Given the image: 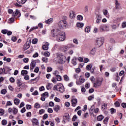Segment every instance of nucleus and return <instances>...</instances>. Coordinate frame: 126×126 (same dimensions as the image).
<instances>
[{
	"label": "nucleus",
	"instance_id": "50",
	"mask_svg": "<svg viewBox=\"0 0 126 126\" xmlns=\"http://www.w3.org/2000/svg\"><path fill=\"white\" fill-rule=\"evenodd\" d=\"M14 22V18H11L9 19V23H13Z\"/></svg>",
	"mask_w": 126,
	"mask_h": 126
},
{
	"label": "nucleus",
	"instance_id": "10",
	"mask_svg": "<svg viewBox=\"0 0 126 126\" xmlns=\"http://www.w3.org/2000/svg\"><path fill=\"white\" fill-rule=\"evenodd\" d=\"M99 30L103 32V31H109V27L106 25H101L99 27Z\"/></svg>",
	"mask_w": 126,
	"mask_h": 126
},
{
	"label": "nucleus",
	"instance_id": "41",
	"mask_svg": "<svg viewBox=\"0 0 126 126\" xmlns=\"http://www.w3.org/2000/svg\"><path fill=\"white\" fill-rule=\"evenodd\" d=\"M37 43H38V39L37 38H34L32 41V43L33 44H37Z\"/></svg>",
	"mask_w": 126,
	"mask_h": 126
},
{
	"label": "nucleus",
	"instance_id": "35",
	"mask_svg": "<svg viewBox=\"0 0 126 126\" xmlns=\"http://www.w3.org/2000/svg\"><path fill=\"white\" fill-rule=\"evenodd\" d=\"M56 80H57V81H61V80H62V77H61V76L60 75H57L56 76Z\"/></svg>",
	"mask_w": 126,
	"mask_h": 126
},
{
	"label": "nucleus",
	"instance_id": "7",
	"mask_svg": "<svg viewBox=\"0 0 126 126\" xmlns=\"http://www.w3.org/2000/svg\"><path fill=\"white\" fill-rule=\"evenodd\" d=\"M31 41H32V39L31 38L29 37L27 39V42L23 46V49L24 50H28V49L30 48V44H31Z\"/></svg>",
	"mask_w": 126,
	"mask_h": 126
},
{
	"label": "nucleus",
	"instance_id": "29",
	"mask_svg": "<svg viewBox=\"0 0 126 126\" xmlns=\"http://www.w3.org/2000/svg\"><path fill=\"white\" fill-rule=\"evenodd\" d=\"M0 74H6V73L5 72V68L0 69Z\"/></svg>",
	"mask_w": 126,
	"mask_h": 126
},
{
	"label": "nucleus",
	"instance_id": "34",
	"mask_svg": "<svg viewBox=\"0 0 126 126\" xmlns=\"http://www.w3.org/2000/svg\"><path fill=\"white\" fill-rule=\"evenodd\" d=\"M85 32L86 33H89L90 32V27L87 26L85 29Z\"/></svg>",
	"mask_w": 126,
	"mask_h": 126
},
{
	"label": "nucleus",
	"instance_id": "28",
	"mask_svg": "<svg viewBox=\"0 0 126 126\" xmlns=\"http://www.w3.org/2000/svg\"><path fill=\"white\" fill-rule=\"evenodd\" d=\"M79 79L80 83H83L84 81H85V79L83 78V76H80Z\"/></svg>",
	"mask_w": 126,
	"mask_h": 126
},
{
	"label": "nucleus",
	"instance_id": "8",
	"mask_svg": "<svg viewBox=\"0 0 126 126\" xmlns=\"http://www.w3.org/2000/svg\"><path fill=\"white\" fill-rule=\"evenodd\" d=\"M27 0H16L17 3L14 4L15 6L16 7H21L22 6L20 4H24Z\"/></svg>",
	"mask_w": 126,
	"mask_h": 126
},
{
	"label": "nucleus",
	"instance_id": "14",
	"mask_svg": "<svg viewBox=\"0 0 126 126\" xmlns=\"http://www.w3.org/2000/svg\"><path fill=\"white\" fill-rule=\"evenodd\" d=\"M72 106V107H76L77 105V99L72 98L71 100Z\"/></svg>",
	"mask_w": 126,
	"mask_h": 126
},
{
	"label": "nucleus",
	"instance_id": "57",
	"mask_svg": "<svg viewBox=\"0 0 126 126\" xmlns=\"http://www.w3.org/2000/svg\"><path fill=\"white\" fill-rule=\"evenodd\" d=\"M91 67H92V66L91 65H87L86 66L87 70H90V69H91Z\"/></svg>",
	"mask_w": 126,
	"mask_h": 126
},
{
	"label": "nucleus",
	"instance_id": "3",
	"mask_svg": "<svg viewBox=\"0 0 126 126\" xmlns=\"http://www.w3.org/2000/svg\"><path fill=\"white\" fill-rule=\"evenodd\" d=\"M16 83L18 87H16L15 88L16 92H20L22 89L25 88V84L22 82V81H21L20 79H17Z\"/></svg>",
	"mask_w": 126,
	"mask_h": 126
},
{
	"label": "nucleus",
	"instance_id": "17",
	"mask_svg": "<svg viewBox=\"0 0 126 126\" xmlns=\"http://www.w3.org/2000/svg\"><path fill=\"white\" fill-rule=\"evenodd\" d=\"M35 67H36V62L32 61L30 64V69L33 70Z\"/></svg>",
	"mask_w": 126,
	"mask_h": 126
},
{
	"label": "nucleus",
	"instance_id": "55",
	"mask_svg": "<svg viewBox=\"0 0 126 126\" xmlns=\"http://www.w3.org/2000/svg\"><path fill=\"white\" fill-rule=\"evenodd\" d=\"M42 60L44 63H48V58H47L46 57L42 58Z\"/></svg>",
	"mask_w": 126,
	"mask_h": 126
},
{
	"label": "nucleus",
	"instance_id": "26",
	"mask_svg": "<svg viewBox=\"0 0 126 126\" xmlns=\"http://www.w3.org/2000/svg\"><path fill=\"white\" fill-rule=\"evenodd\" d=\"M76 60H77V58H74L72 60V63L73 64V65H76V64H77V63H76Z\"/></svg>",
	"mask_w": 126,
	"mask_h": 126
},
{
	"label": "nucleus",
	"instance_id": "49",
	"mask_svg": "<svg viewBox=\"0 0 126 126\" xmlns=\"http://www.w3.org/2000/svg\"><path fill=\"white\" fill-rule=\"evenodd\" d=\"M50 53L48 51H46L44 52V56L45 57H50Z\"/></svg>",
	"mask_w": 126,
	"mask_h": 126
},
{
	"label": "nucleus",
	"instance_id": "32",
	"mask_svg": "<svg viewBox=\"0 0 126 126\" xmlns=\"http://www.w3.org/2000/svg\"><path fill=\"white\" fill-rule=\"evenodd\" d=\"M103 14L104 15H105V16H106L107 18H109L110 17V16L108 14V10H104V11L103 12Z\"/></svg>",
	"mask_w": 126,
	"mask_h": 126
},
{
	"label": "nucleus",
	"instance_id": "4",
	"mask_svg": "<svg viewBox=\"0 0 126 126\" xmlns=\"http://www.w3.org/2000/svg\"><path fill=\"white\" fill-rule=\"evenodd\" d=\"M104 79L103 78H96L94 82V86L97 88L102 85Z\"/></svg>",
	"mask_w": 126,
	"mask_h": 126
},
{
	"label": "nucleus",
	"instance_id": "38",
	"mask_svg": "<svg viewBox=\"0 0 126 126\" xmlns=\"http://www.w3.org/2000/svg\"><path fill=\"white\" fill-rule=\"evenodd\" d=\"M1 124L3 126H6L7 124V121L5 119H3L1 122Z\"/></svg>",
	"mask_w": 126,
	"mask_h": 126
},
{
	"label": "nucleus",
	"instance_id": "47",
	"mask_svg": "<svg viewBox=\"0 0 126 126\" xmlns=\"http://www.w3.org/2000/svg\"><path fill=\"white\" fill-rule=\"evenodd\" d=\"M35 29H38V27H33L30 29L29 32H32L33 30H35Z\"/></svg>",
	"mask_w": 126,
	"mask_h": 126
},
{
	"label": "nucleus",
	"instance_id": "16",
	"mask_svg": "<svg viewBox=\"0 0 126 126\" xmlns=\"http://www.w3.org/2000/svg\"><path fill=\"white\" fill-rule=\"evenodd\" d=\"M49 46H50V43H49L48 42H46L45 44L42 46L43 50H44V51H47V50H48L49 49Z\"/></svg>",
	"mask_w": 126,
	"mask_h": 126
},
{
	"label": "nucleus",
	"instance_id": "9",
	"mask_svg": "<svg viewBox=\"0 0 126 126\" xmlns=\"http://www.w3.org/2000/svg\"><path fill=\"white\" fill-rule=\"evenodd\" d=\"M96 45L98 47H101L104 44V38H98L96 41Z\"/></svg>",
	"mask_w": 126,
	"mask_h": 126
},
{
	"label": "nucleus",
	"instance_id": "60",
	"mask_svg": "<svg viewBox=\"0 0 126 126\" xmlns=\"http://www.w3.org/2000/svg\"><path fill=\"white\" fill-rule=\"evenodd\" d=\"M17 98H19V99H21L22 98V94L19 93L17 95Z\"/></svg>",
	"mask_w": 126,
	"mask_h": 126
},
{
	"label": "nucleus",
	"instance_id": "43",
	"mask_svg": "<svg viewBox=\"0 0 126 126\" xmlns=\"http://www.w3.org/2000/svg\"><path fill=\"white\" fill-rule=\"evenodd\" d=\"M8 30H2L1 31V33H2V34H4V35L7 34V32H8Z\"/></svg>",
	"mask_w": 126,
	"mask_h": 126
},
{
	"label": "nucleus",
	"instance_id": "24",
	"mask_svg": "<svg viewBox=\"0 0 126 126\" xmlns=\"http://www.w3.org/2000/svg\"><path fill=\"white\" fill-rule=\"evenodd\" d=\"M115 8L116 9H119V8H120V3H119V2L118 1V0H116L115 1Z\"/></svg>",
	"mask_w": 126,
	"mask_h": 126
},
{
	"label": "nucleus",
	"instance_id": "22",
	"mask_svg": "<svg viewBox=\"0 0 126 126\" xmlns=\"http://www.w3.org/2000/svg\"><path fill=\"white\" fill-rule=\"evenodd\" d=\"M19 103H20V100L18 99V98H15L14 100V103L16 106H18V105H19Z\"/></svg>",
	"mask_w": 126,
	"mask_h": 126
},
{
	"label": "nucleus",
	"instance_id": "11",
	"mask_svg": "<svg viewBox=\"0 0 126 126\" xmlns=\"http://www.w3.org/2000/svg\"><path fill=\"white\" fill-rule=\"evenodd\" d=\"M21 14L19 10L16 9L15 11L13 12L12 13V16L15 17V16H18V17H20Z\"/></svg>",
	"mask_w": 126,
	"mask_h": 126
},
{
	"label": "nucleus",
	"instance_id": "5",
	"mask_svg": "<svg viewBox=\"0 0 126 126\" xmlns=\"http://www.w3.org/2000/svg\"><path fill=\"white\" fill-rule=\"evenodd\" d=\"M54 90L59 91V92L63 93L64 92V87L63 84H58L57 85L54 87Z\"/></svg>",
	"mask_w": 126,
	"mask_h": 126
},
{
	"label": "nucleus",
	"instance_id": "37",
	"mask_svg": "<svg viewBox=\"0 0 126 126\" xmlns=\"http://www.w3.org/2000/svg\"><path fill=\"white\" fill-rule=\"evenodd\" d=\"M103 119H104V116L103 115H99L97 118V120L98 121H102Z\"/></svg>",
	"mask_w": 126,
	"mask_h": 126
},
{
	"label": "nucleus",
	"instance_id": "18",
	"mask_svg": "<svg viewBox=\"0 0 126 126\" xmlns=\"http://www.w3.org/2000/svg\"><path fill=\"white\" fill-rule=\"evenodd\" d=\"M96 48H93L90 51V56H94L95 54H96Z\"/></svg>",
	"mask_w": 126,
	"mask_h": 126
},
{
	"label": "nucleus",
	"instance_id": "63",
	"mask_svg": "<svg viewBox=\"0 0 126 126\" xmlns=\"http://www.w3.org/2000/svg\"><path fill=\"white\" fill-rule=\"evenodd\" d=\"M121 106L122 107V108H123V109H126V103H122L121 104Z\"/></svg>",
	"mask_w": 126,
	"mask_h": 126
},
{
	"label": "nucleus",
	"instance_id": "23",
	"mask_svg": "<svg viewBox=\"0 0 126 126\" xmlns=\"http://www.w3.org/2000/svg\"><path fill=\"white\" fill-rule=\"evenodd\" d=\"M63 119L65 121H68V120H69V115L67 114H64L63 116Z\"/></svg>",
	"mask_w": 126,
	"mask_h": 126
},
{
	"label": "nucleus",
	"instance_id": "1",
	"mask_svg": "<svg viewBox=\"0 0 126 126\" xmlns=\"http://www.w3.org/2000/svg\"><path fill=\"white\" fill-rule=\"evenodd\" d=\"M51 35L56 38L58 42H63L65 40V32L61 31L60 30H52Z\"/></svg>",
	"mask_w": 126,
	"mask_h": 126
},
{
	"label": "nucleus",
	"instance_id": "42",
	"mask_svg": "<svg viewBox=\"0 0 126 126\" xmlns=\"http://www.w3.org/2000/svg\"><path fill=\"white\" fill-rule=\"evenodd\" d=\"M84 25V24L83 23H77V26L78 27H80V28L83 27Z\"/></svg>",
	"mask_w": 126,
	"mask_h": 126
},
{
	"label": "nucleus",
	"instance_id": "33",
	"mask_svg": "<svg viewBox=\"0 0 126 126\" xmlns=\"http://www.w3.org/2000/svg\"><path fill=\"white\" fill-rule=\"evenodd\" d=\"M64 77V80H65V81H69V77H68V76H67V75H64L63 76Z\"/></svg>",
	"mask_w": 126,
	"mask_h": 126
},
{
	"label": "nucleus",
	"instance_id": "31",
	"mask_svg": "<svg viewBox=\"0 0 126 126\" xmlns=\"http://www.w3.org/2000/svg\"><path fill=\"white\" fill-rule=\"evenodd\" d=\"M41 96H43L44 97L48 98V97H49V93H48L47 92H45L43 94H41Z\"/></svg>",
	"mask_w": 126,
	"mask_h": 126
},
{
	"label": "nucleus",
	"instance_id": "53",
	"mask_svg": "<svg viewBox=\"0 0 126 126\" xmlns=\"http://www.w3.org/2000/svg\"><path fill=\"white\" fill-rule=\"evenodd\" d=\"M38 94H39V92H38V91L37 90L35 91L33 93H32V95H33V96H37Z\"/></svg>",
	"mask_w": 126,
	"mask_h": 126
},
{
	"label": "nucleus",
	"instance_id": "13",
	"mask_svg": "<svg viewBox=\"0 0 126 126\" xmlns=\"http://www.w3.org/2000/svg\"><path fill=\"white\" fill-rule=\"evenodd\" d=\"M32 121L33 126H39V120L36 118H33Z\"/></svg>",
	"mask_w": 126,
	"mask_h": 126
},
{
	"label": "nucleus",
	"instance_id": "51",
	"mask_svg": "<svg viewBox=\"0 0 126 126\" xmlns=\"http://www.w3.org/2000/svg\"><path fill=\"white\" fill-rule=\"evenodd\" d=\"M78 20L81 21L83 19V17L82 16L79 15L77 16Z\"/></svg>",
	"mask_w": 126,
	"mask_h": 126
},
{
	"label": "nucleus",
	"instance_id": "54",
	"mask_svg": "<svg viewBox=\"0 0 126 126\" xmlns=\"http://www.w3.org/2000/svg\"><path fill=\"white\" fill-rule=\"evenodd\" d=\"M52 82H53L54 83H57V79H56V77H53L52 79H51Z\"/></svg>",
	"mask_w": 126,
	"mask_h": 126
},
{
	"label": "nucleus",
	"instance_id": "61",
	"mask_svg": "<svg viewBox=\"0 0 126 126\" xmlns=\"http://www.w3.org/2000/svg\"><path fill=\"white\" fill-rule=\"evenodd\" d=\"M26 116H27V117L30 118V117H31V116H32V114L31 113V112H27Z\"/></svg>",
	"mask_w": 126,
	"mask_h": 126
},
{
	"label": "nucleus",
	"instance_id": "20",
	"mask_svg": "<svg viewBox=\"0 0 126 126\" xmlns=\"http://www.w3.org/2000/svg\"><path fill=\"white\" fill-rule=\"evenodd\" d=\"M121 103H122V100L119 99L118 101H116L114 103L115 107H120L121 105Z\"/></svg>",
	"mask_w": 126,
	"mask_h": 126
},
{
	"label": "nucleus",
	"instance_id": "44",
	"mask_svg": "<svg viewBox=\"0 0 126 126\" xmlns=\"http://www.w3.org/2000/svg\"><path fill=\"white\" fill-rule=\"evenodd\" d=\"M26 108L27 109V110H30V109L32 108V106H31L29 104H27L26 105Z\"/></svg>",
	"mask_w": 126,
	"mask_h": 126
},
{
	"label": "nucleus",
	"instance_id": "59",
	"mask_svg": "<svg viewBox=\"0 0 126 126\" xmlns=\"http://www.w3.org/2000/svg\"><path fill=\"white\" fill-rule=\"evenodd\" d=\"M8 89L9 90H10V91H13V90H14V88H13V87H12L11 85H9Z\"/></svg>",
	"mask_w": 126,
	"mask_h": 126
},
{
	"label": "nucleus",
	"instance_id": "36",
	"mask_svg": "<svg viewBox=\"0 0 126 126\" xmlns=\"http://www.w3.org/2000/svg\"><path fill=\"white\" fill-rule=\"evenodd\" d=\"M68 50H69V48H68V46H64V47H62V50L63 51H64L65 53L67 51H68Z\"/></svg>",
	"mask_w": 126,
	"mask_h": 126
},
{
	"label": "nucleus",
	"instance_id": "2",
	"mask_svg": "<svg viewBox=\"0 0 126 126\" xmlns=\"http://www.w3.org/2000/svg\"><path fill=\"white\" fill-rule=\"evenodd\" d=\"M56 59V61L59 64H63L66 61V57L62 53H57Z\"/></svg>",
	"mask_w": 126,
	"mask_h": 126
},
{
	"label": "nucleus",
	"instance_id": "52",
	"mask_svg": "<svg viewBox=\"0 0 126 126\" xmlns=\"http://www.w3.org/2000/svg\"><path fill=\"white\" fill-rule=\"evenodd\" d=\"M76 120H77V116L76 115H74L72 119V121L73 122H75V121H76Z\"/></svg>",
	"mask_w": 126,
	"mask_h": 126
},
{
	"label": "nucleus",
	"instance_id": "21",
	"mask_svg": "<svg viewBox=\"0 0 126 126\" xmlns=\"http://www.w3.org/2000/svg\"><path fill=\"white\" fill-rule=\"evenodd\" d=\"M69 16L70 18H74L75 17V14L73 11H70Z\"/></svg>",
	"mask_w": 126,
	"mask_h": 126
},
{
	"label": "nucleus",
	"instance_id": "39",
	"mask_svg": "<svg viewBox=\"0 0 126 126\" xmlns=\"http://www.w3.org/2000/svg\"><path fill=\"white\" fill-rule=\"evenodd\" d=\"M108 121H109V117H106L103 120V123L105 125H107L108 124Z\"/></svg>",
	"mask_w": 126,
	"mask_h": 126
},
{
	"label": "nucleus",
	"instance_id": "45",
	"mask_svg": "<svg viewBox=\"0 0 126 126\" xmlns=\"http://www.w3.org/2000/svg\"><path fill=\"white\" fill-rule=\"evenodd\" d=\"M46 88L49 90V89H51L52 88V84H47L46 85Z\"/></svg>",
	"mask_w": 126,
	"mask_h": 126
},
{
	"label": "nucleus",
	"instance_id": "48",
	"mask_svg": "<svg viewBox=\"0 0 126 126\" xmlns=\"http://www.w3.org/2000/svg\"><path fill=\"white\" fill-rule=\"evenodd\" d=\"M54 101L57 103H60V102H61V99H60V98H58L57 97H55L54 98Z\"/></svg>",
	"mask_w": 126,
	"mask_h": 126
},
{
	"label": "nucleus",
	"instance_id": "62",
	"mask_svg": "<svg viewBox=\"0 0 126 126\" xmlns=\"http://www.w3.org/2000/svg\"><path fill=\"white\" fill-rule=\"evenodd\" d=\"M44 113H45L44 109H41L39 110V115H42V114H44Z\"/></svg>",
	"mask_w": 126,
	"mask_h": 126
},
{
	"label": "nucleus",
	"instance_id": "64",
	"mask_svg": "<svg viewBox=\"0 0 126 126\" xmlns=\"http://www.w3.org/2000/svg\"><path fill=\"white\" fill-rule=\"evenodd\" d=\"M52 70H53V69L52 68V67H47V72H51V71H52Z\"/></svg>",
	"mask_w": 126,
	"mask_h": 126
},
{
	"label": "nucleus",
	"instance_id": "30",
	"mask_svg": "<svg viewBox=\"0 0 126 126\" xmlns=\"http://www.w3.org/2000/svg\"><path fill=\"white\" fill-rule=\"evenodd\" d=\"M28 73V72L25 70H23L21 71V75H23V76H24V75H26Z\"/></svg>",
	"mask_w": 126,
	"mask_h": 126
},
{
	"label": "nucleus",
	"instance_id": "12",
	"mask_svg": "<svg viewBox=\"0 0 126 126\" xmlns=\"http://www.w3.org/2000/svg\"><path fill=\"white\" fill-rule=\"evenodd\" d=\"M94 109H95V106L94 105L92 106L90 109V112H93L94 110L95 114H98L99 113V108Z\"/></svg>",
	"mask_w": 126,
	"mask_h": 126
},
{
	"label": "nucleus",
	"instance_id": "6",
	"mask_svg": "<svg viewBox=\"0 0 126 126\" xmlns=\"http://www.w3.org/2000/svg\"><path fill=\"white\" fill-rule=\"evenodd\" d=\"M58 26L60 28V29H65L67 26V22L66 20H63L60 21L58 23Z\"/></svg>",
	"mask_w": 126,
	"mask_h": 126
},
{
	"label": "nucleus",
	"instance_id": "27",
	"mask_svg": "<svg viewBox=\"0 0 126 126\" xmlns=\"http://www.w3.org/2000/svg\"><path fill=\"white\" fill-rule=\"evenodd\" d=\"M53 19L52 18H51L49 19H48L47 20L45 21V23L47 24H50V23H52V22H53Z\"/></svg>",
	"mask_w": 126,
	"mask_h": 126
},
{
	"label": "nucleus",
	"instance_id": "15",
	"mask_svg": "<svg viewBox=\"0 0 126 126\" xmlns=\"http://www.w3.org/2000/svg\"><path fill=\"white\" fill-rule=\"evenodd\" d=\"M96 22L98 24L101 22V19H102V16L100 14H97L96 15Z\"/></svg>",
	"mask_w": 126,
	"mask_h": 126
},
{
	"label": "nucleus",
	"instance_id": "40",
	"mask_svg": "<svg viewBox=\"0 0 126 126\" xmlns=\"http://www.w3.org/2000/svg\"><path fill=\"white\" fill-rule=\"evenodd\" d=\"M90 80L91 81V82L94 84V82H95V80H96V79H95L94 77L92 76L90 78Z\"/></svg>",
	"mask_w": 126,
	"mask_h": 126
},
{
	"label": "nucleus",
	"instance_id": "56",
	"mask_svg": "<svg viewBox=\"0 0 126 126\" xmlns=\"http://www.w3.org/2000/svg\"><path fill=\"white\" fill-rule=\"evenodd\" d=\"M6 92H7V91H6V89H4L1 91V94H6Z\"/></svg>",
	"mask_w": 126,
	"mask_h": 126
},
{
	"label": "nucleus",
	"instance_id": "58",
	"mask_svg": "<svg viewBox=\"0 0 126 126\" xmlns=\"http://www.w3.org/2000/svg\"><path fill=\"white\" fill-rule=\"evenodd\" d=\"M4 114V110L2 109H0V116H2Z\"/></svg>",
	"mask_w": 126,
	"mask_h": 126
},
{
	"label": "nucleus",
	"instance_id": "19",
	"mask_svg": "<svg viewBox=\"0 0 126 126\" xmlns=\"http://www.w3.org/2000/svg\"><path fill=\"white\" fill-rule=\"evenodd\" d=\"M60 109L61 107L58 105L54 106V107H53L54 111H55V112H56L57 113V112H59Z\"/></svg>",
	"mask_w": 126,
	"mask_h": 126
},
{
	"label": "nucleus",
	"instance_id": "25",
	"mask_svg": "<svg viewBox=\"0 0 126 126\" xmlns=\"http://www.w3.org/2000/svg\"><path fill=\"white\" fill-rule=\"evenodd\" d=\"M12 112L13 115H16L18 113V110L15 107H13Z\"/></svg>",
	"mask_w": 126,
	"mask_h": 126
},
{
	"label": "nucleus",
	"instance_id": "46",
	"mask_svg": "<svg viewBox=\"0 0 126 126\" xmlns=\"http://www.w3.org/2000/svg\"><path fill=\"white\" fill-rule=\"evenodd\" d=\"M41 107V105H40V104L38 103H36L35 105H34V108H36V109H39Z\"/></svg>",
	"mask_w": 126,
	"mask_h": 126
}]
</instances>
